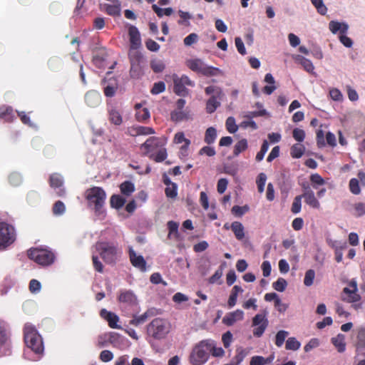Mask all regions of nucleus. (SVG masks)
<instances>
[{"instance_id": "1a4fd4ad", "label": "nucleus", "mask_w": 365, "mask_h": 365, "mask_svg": "<svg viewBox=\"0 0 365 365\" xmlns=\"http://www.w3.org/2000/svg\"><path fill=\"white\" fill-rule=\"evenodd\" d=\"M173 83H174V92L180 96H186L188 95L189 91L185 88V86L193 87L195 86V83L191 81L188 76L185 75H182L179 77L177 75L173 76Z\"/></svg>"}, {"instance_id": "603ef678", "label": "nucleus", "mask_w": 365, "mask_h": 365, "mask_svg": "<svg viewBox=\"0 0 365 365\" xmlns=\"http://www.w3.org/2000/svg\"><path fill=\"white\" fill-rule=\"evenodd\" d=\"M198 39V35L195 33H192L184 38L183 42L185 46H190L197 43Z\"/></svg>"}, {"instance_id": "09e8293b", "label": "nucleus", "mask_w": 365, "mask_h": 365, "mask_svg": "<svg viewBox=\"0 0 365 365\" xmlns=\"http://www.w3.org/2000/svg\"><path fill=\"white\" fill-rule=\"evenodd\" d=\"M287 286V281L283 278H279L275 282L273 283V288L278 292H283Z\"/></svg>"}, {"instance_id": "4be33fe9", "label": "nucleus", "mask_w": 365, "mask_h": 365, "mask_svg": "<svg viewBox=\"0 0 365 365\" xmlns=\"http://www.w3.org/2000/svg\"><path fill=\"white\" fill-rule=\"evenodd\" d=\"M101 95L93 91L88 92L85 96V101L90 107H96L101 103Z\"/></svg>"}, {"instance_id": "69168bd1", "label": "nucleus", "mask_w": 365, "mask_h": 365, "mask_svg": "<svg viewBox=\"0 0 365 365\" xmlns=\"http://www.w3.org/2000/svg\"><path fill=\"white\" fill-rule=\"evenodd\" d=\"M9 182L14 186H17L21 182V177L17 173H13L9 175Z\"/></svg>"}, {"instance_id": "13d9d810", "label": "nucleus", "mask_w": 365, "mask_h": 365, "mask_svg": "<svg viewBox=\"0 0 365 365\" xmlns=\"http://www.w3.org/2000/svg\"><path fill=\"white\" fill-rule=\"evenodd\" d=\"M293 138L298 142H302L305 138V132L300 128H294L292 131Z\"/></svg>"}, {"instance_id": "7ed1b4c3", "label": "nucleus", "mask_w": 365, "mask_h": 365, "mask_svg": "<svg viewBox=\"0 0 365 365\" xmlns=\"http://www.w3.org/2000/svg\"><path fill=\"white\" fill-rule=\"evenodd\" d=\"M185 65L191 71L208 77L218 76L223 74L220 69L207 65L200 58L187 59L185 61Z\"/></svg>"}, {"instance_id": "20e7f679", "label": "nucleus", "mask_w": 365, "mask_h": 365, "mask_svg": "<svg viewBox=\"0 0 365 365\" xmlns=\"http://www.w3.org/2000/svg\"><path fill=\"white\" fill-rule=\"evenodd\" d=\"M95 250L106 264H113L117 260L119 250L113 243L98 242Z\"/></svg>"}, {"instance_id": "9b49d317", "label": "nucleus", "mask_w": 365, "mask_h": 365, "mask_svg": "<svg viewBox=\"0 0 365 365\" xmlns=\"http://www.w3.org/2000/svg\"><path fill=\"white\" fill-rule=\"evenodd\" d=\"M252 326L256 327L253 331L254 336H261L268 326L266 312H262L256 314L252 319Z\"/></svg>"}, {"instance_id": "680f3d73", "label": "nucleus", "mask_w": 365, "mask_h": 365, "mask_svg": "<svg viewBox=\"0 0 365 365\" xmlns=\"http://www.w3.org/2000/svg\"><path fill=\"white\" fill-rule=\"evenodd\" d=\"M165 194L168 197L175 198L178 194L176 184L172 183L171 185L167 186L165 188Z\"/></svg>"}, {"instance_id": "72a5a7b5", "label": "nucleus", "mask_w": 365, "mask_h": 365, "mask_svg": "<svg viewBox=\"0 0 365 365\" xmlns=\"http://www.w3.org/2000/svg\"><path fill=\"white\" fill-rule=\"evenodd\" d=\"M301 346V343L294 337H289L286 341V349L297 351Z\"/></svg>"}, {"instance_id": "39448f33", "label": "nucleus", "mask_w": 365, "mask_h": 365, "mask_svg": "<svg viewBox=\"0 0 365 365\" xmlns=\"http://www.w3.org/2000/svg\"><path fill=\"white\" fill-rule=\"evenodd\" d=\"M24 341L28 348L36 354L42 353L43 350V341L40 335L31 324H26L24 327Z\"/></svg>"}, {"instance_id": "c03bdc74", "label": "nucleus", "mask_w": 365, "mask_h": 365, "mask_svg": "<svg viewBox=\"0 0 365 365\" xmlns=\"http://www.w3.org/2000/svg\"><path fill=\"white\" fill-rule=\"evenodd\" d=\"M302 196L297 195L294 197L292 205L291 210L293 213L297 214L301 211Z\"/></svg>"}, {"instance_id": "4468645a", "label": "nucleus", "mask_w": 365, "mask_h": 365, "mask_svg": "<svg viewBox=\"0 0 365 365\" xmlns=\"http://www.w3.org/2000/svg\"><path fill=\"white\" fill-rule=\"evenodd\" d=\"M49 181L51 187L56 190L58 196L63 197L66 195V190L63 187V180L59 174L54 173L51 175Z\"/></svg>"}, {"instance_id": "49530a36", "label": "nucleus", "mask_w": 365, "mask_h": 365, "mask_svg": "<svg viewBox=\"0 0 365 365\" xmlns=\"http://www.w3.org/2000/svg\"><path fill=\"white\" fill-rule=\"evenodd\" d=\"M356 217L365 215V202H357L354 205V213Z\"/></svg>"}, {"instance_id": "f8f14e48", "label": "nucleus", "mask_w": 365, "mask_h": 365, "mask_svg": "<svg viewBox=\"0 0 365 365\" xmlns=\"http://www.w3.org/2000/svg\"><path fill=\"white\" fill-rule=\"evenodd\" d=\"M301 196H302L304 202L311 207L314 209H319L320 207V202L316 197L314 191L309 185H303V193Z\"/></svg>"}, {"instance_id": "774afa93", "label": "nucleus", "mask_w": 365, "mask_h": 365, "mask_svg": "<svg viewBox=\"0 0 365 365\" xmlns=\"http://www.w3.org/2000/svg\"><path fill=\"white\" fill-rule=\"evenodd\" d=\"M171 118L175 121H180L186 118V115L182 110H175L171 113Z\"/></svg>"}, {"instance_id": "e433bc0d", "label": "nucleus", "mask_w": 365, "mask_h": 365, "mask_svg": "<svg viewBox=\"0 0 365 365\" xmlns=\"http://www.w3.org/2000/svg\"><path fill=\"white\" fill-rule=\"evenodd\" d=\"M135 190L134 185L129 181H125L120 185V191L125 195H130Z\"/></svg>"}, {"instance_id": "5fc2aeb1", "label": "nucleus", "mask_w": 365, "mask_h": 365, "mask_svg": "<svg viewBox=\"0 0 365 365\" xmlns=\"http://www.w3.org/2000/svg\"><path fill=\"white\" fill-rule=\"evenodd\" d=\"M268 148H269V143L266 140H264L262 145L260 151L257 153V155H256L257 161H261L263 160L265 153L268 150Z\"/></svg>"}, {"instance_id": "0eeeda50", "label": "nucleus", "mask_w": 365, "mask_h": 365, "mask_svg": "<svg viewBox=\"0 0 365 365\" xmlns=\"http://www.w3.org/2000/svg\"><path fill=\"white\" fill-rule=\"evenodd\" d=\"M16 240V232L13 226L0 222V249L6 248Z\"/></svg>"}, {"instance_id": "0e129e2a", "label": "nucleus", "mask_w": 365, "mask_h": 365, "mask_svg": "<svg viewBox=\"0 0 365 365\" xmlns=\"http://www.w3.org/2000/svg\"><path fill=\"white\" fill-rule=\"evenodd\" d=\"M99 358L103 362H108L113 359V354L109 350H103L101 352Z\"/></svg>"}, {"instance_id": "6ab92c4d", "label": "nucleus", "mask_w": 365, "mask_h": 365, "mask_svg": "<svg viewBox=\"0 0 365 365\" xmlns=\"http://www.w3.org/2000/svg\"><path fill=\"white\" fill-rule=\"evenodd\" d=\"M101 9L106 12L110 16H120V4L118 1H114L113 4H101Z\"/></svg>"}, {"instance_id": "37998d69", "label": "nucleus", "mask_w": 365, "mask_h": 365, "mask_svg": "<svg viewBox=\"0 0 365 365\" xmlns=\"http://www.w3.org/2000/svg\"><path fill=\"white\" fill-rule=\"evenodd\" d=\"M178 223L174 221H169L168 222V227L169 229L168 237H178Z\"/></svg>"}, {"instance_id": "6e6552de", "label": "nucleus", "mask_w": 365, "mask_h": 365, "mask_svg": "<svg viewBox=\"0 0 365 365\" xmlns=\"http://www.w3.org/2000/svg\"><path fill=\"white\" fill-rule=\"evenodd\" d=\"M29 257L41 265H48L53 262L52 252L42 249H31L28 251Z\"/></svg>"}, {"instance_id": "f704fd0d", "label": "nucleus", "mask_w": 365, "mask_h": 365, "mask_svg": "<svg viewBox=\"0 0 365 365\" xmlns=\"http://www.w3.org/2000/svg\"><path fill=\"white\" fill-rule=\"evenodd\" d=\"M13 109L10 106H2L0 108V117L6 121H10L12 119Z\"/></svg>"}, {"instance_id": "ddd939ff", "label": "nucleus", "mask_w": 365, "mask_h": 365, "mask_svg": "<svg viewBox=\"0 0 365 365\" xmlns=\"http://www.w3.org/2000/svg\"><path fill=\"white\" fill-rule=\"evenodd\" d=\"M118 299L120 303H124L129 306L136 305L138 303L137 297L131 290H120L118 296Z\"/></svg>"}, {"instance_id": "4d7b16f0", "label": "nucleus", "mask_w": 365, "mask_h": 365, "mask_svg": "<svg viewBox=\"0 0 365 365\" xmlns=\"http://www.w3.org/2000/svg\"><path fill=\"white\" fill-rule=\"evenodd\" d=\"M151 68L155 73L162 72L165 68V64L160 60H153L151 62Z\"/></svg>"}, {"instance_id": "8fccbe9b", "label": "nucleus", "mask_w": 365, "mask_h": 365, "mask_svg": "<svg viewBox=\"0 0 365 365\" xmlns=\"http://www.w3.org/2000/svg\"><path fill=\"white\" fill-rule=\"evenodd\" d=\"M310 180L312 182V186L314 189H317V185H322L325 183L324 180L317 173L312 175Z\"/></svg>"}, {"instance_id": "dca6fc26", "label": "nucleus", "mask_w": 365, "mask_h": 365, "mask_svg": "<svg viewBox=\"0 0 365 365\" xmlns=\"http://www.w3.org/2000/svg\"><path fill=\"white\" fill-rule=\"evenodd\" d=\"M130 37V49L136 50L141 46L140 34L138 29L134 26H130L128 29Z\"/></svg>"}, {"instance_id": "4c0bfd02", "label": "nucleus", "mask_w": 365, "mask_h": 365, "mask_svg": "<svg viewBox=\"0 0 365 365\" xmlns=\"http://www.w3.org/2000/svg\"><path fill=\"white\" fill-rule=\"evenodd\" d=\"M149 317L148 312H145L140 316H134L133 318L130 320V324L138 327L142 324H143Z\"/></svg>"}, {"instance_id": "58836bf2", "label": "nucleus", "mask_w": 365, "mask_h": 365, "mask_svg": "<svg viewBox=\"0 0 365 365\" xmlns=\"http://www.w3.org/2000/svg\"><path fill=\"white\" fill-rule=\"evenodd\" d=\"M125 202V200L120 195H113L110 198V205L115 208H120Z\"/></svg>"}, {"instance_id": "a19ab883", "label": "nucleus", "mask_w": 365, "mask_h": 365, "mask_svg": "<svg viewBox=\"0 0 365 365\" xmlns=\"http://www.w3.org/2000/svg\"><path fill=\"white\" fill-rule=\"evenodd\" d=\"M289 335V332L284 330L279 331L275 337V344L278 347H281L284 342L286 337Z\"/></svg>"}, {"instance_id": "a211bd4d", "label": "nucleus", "mask_w": 365, "mask_h": 365, "mask_svg": "<svg viewBox=\"0 0 365 365\" xmlns=\"http://www.w3.org/2000/svg\"><path fill=\"white\" fill-rule=\"evenodd\" d=\"M329 29L333 34H336L337 32H340L341 35L345 34L349 29V25L346 22L331 21L329 23Z\"/></svg>"}, {"instance_id": "864d4df0", "label": "nucleus", "mask_w": 365, "mask_h": 365, "mask_svg": "<svg viewBox=\"0 0 365 365\" xmlns=\"http://www.w3.org/2000/svg\"><path fill=\"white\" fill-rule=\"evenodd\" d=\"M329 96L331 98L335 101H342L344 98L341 92L338 88H336L330 89Z\"/></svg>"}, {"instance_id": "cd10ccee", "label": "nucleus", "mask_w": 365, "mask_h": 365, "mask_svg": "<svg viewBox=\"0 0 365 365\" xmlns=\"http://www.w3.org/2000/svg\"><path fill=\"white\" fill-rule=\"evenodd\" d=\"M231 229L238 240H242L245 237V229L240 222H234L231 225Z\"/></svg>"}, {"instance_id": "f3484780", "label": "nucleus", "mask_w": 365, "mask_h": 365, "mask_svg": "<svg viewBox=\"0 0 365 365\" xmlns=\"http://www.w3.org/2000/svg\"><path fill=\"white\" fill-rule=\"evenodd\" d=\"M130 259L132 264L141 271L146 270V262L142 255H138L132 249H130Z\"/></svg>"}, {"instance_id": "3c124183", "label": "nucleus", "mask_w": 365, "mask_h": 365, "mask_svg": "<svg viewBox=\"0 0 365 365\" xmlns=\"http://www.w3.org/2000/svg\"><path fill=\"white\" fill-rule=\"evenodd\" d=\"M135 117L138 121L146 120L150 118V112L147 108H143L136 112Z\"/></svg>"}, {"instance_id": "f03ea898", "label": "nucleus", "mask_w": 365, "mask_h": 365, "mask_svg": "<svg viewBox=\"0 0 365 365\" xmlns=\"http://www.w3.org/2000/svg\"><path fill=\"white\" fill-rule=\"evenodd\" d=\"M212 347V341L203 340L198 343L192 349L190 362L192 365H202L208 359L209 353Z\"/></svg>"}, {"instance_id": "ea45409f", "label": "nucleus", "mask_w": 365, "mask_h": 365, "mask_svg": "<svg viewBox=\"0 0 365 365\" xmlns=\"http://www.w3.org/2000/svg\"><path fill=\"white\" fill-rule=\"evenodd\" d=\"M247 148V141L246 139H242L238 141L234 148V155L237 156L240 153L243 152Z\"/></svg>"}, {"instance_id": "bb28decb", "label": "nucleus", "mask_w": 365, "mask_h": 365, "mask_svg": "<svg viewBox=\"0 0 365 365\" xmlns=\"http://www.w3.org/2000/svg\"><path fill=\"white\" fill-rule=\"evenodd\" d=\"M220 96H217L215 95L212 96L208 99L206 105V110L207 113H212L215 111V110L220 106Z\"/></svg>"}, {"instance_id": "aec40b11", "label": "nucleus", "mask_w": 365, "mask_h": 365, "mask_svg": "<svg viewBox=\"0 0 365 365\" xmlns=\"http://www.w3.org/2000/svg\"><path fill=\"white\" fill-rule=\"evenodd\" d=\"M356 352L359 354L365 356V328L361 327L357 334Z\"/></svg>"}, {"instance_id": "5701e85b", "label": "nucleus", "mask_w": 365, "mask_h": 365, "mask_svg": "<svg viewBox=\"0 0 365 365\" xmlns=\"http://www.w3.org/2000/svg\"><path fill=\"white\" fill-rule=\"evenodd\" d=\"M331 343L340 353H342L346 349L345 336L342 334H339L336 336L331 338Z\"/></svg>"}, {"instance_id": "bf43d9fd", "label": "nucleus", "mask_w": 365, "mask_h": 365, "mask_svg": "<svg viewBox=\"0 0 365 365\" xmlns=\"http://www.w3.org/2000/svg\"><path fill=\"white\" fill-rule=\"evenodd\" d=\"M349 188L351 192L354 195L360 193L361 190L359 185V180L356 178H352L349 182Z\"/></svg>"}, {"instance_id": "b1692460", "label": "nucleus", "mask_w": 365, "mask_h": 365, "mask_svg": "<svg viewBox=\"0 0 365 365\" xmlns=\"http://www.w3.org/2000/svg\"><path fill=\"white\" fill-rule=\"evenodd\" d=\"M296 62L300 63L302 66L304 68V69L309 72V73H313L314 70V66L312 63V62L306 58H304L302 56L297 55L294 57Z\"/></svg>"}, {"instance_id": "c756f323", "label": "nucleus", "mask_w": 365, "mask_h": 365, "mask_svg": "<svg viewBox=\"0 0 365 365\" xmlns=\"http://www.w3.org/2000/svg\"><path fill=\"white\" fill-rule=\"evenodd\" d=\"M305 151V147L301 143H296L291 148L290 154L294 158H301Z\"/></svg>"}, {"instance_id": "393cba45", "label": "nucleus", "mask_w": 365, "mask_h": 365, "mask_svg": "<svg viewBox=\"0 0 365 365\" xmlns=\"http://www.w3.org/2000/svg\"><path fill=\"white\" fill-rule=\"evenodd\" d=\"M244 292L243 289L239 285H235L231 291L229 297L227 304L230 308L235 306L237 300L238 294Z\"/></svg>"}, {"instance_id": "c85d7f7f", "label": "nucleus", "mask_w": 365, "mask_h": 365, "mask_svg": "<svg viewBox=\"0 0 365 365\" xmlns=\"http://www.w3.org/2000/svg\"><path fill=\"white\" fill-rule=\"evenodd\" d=\"M274 359V356L271 355L267 358L261 356H252L250 360V365H265L270 364Z\"/></svg>"}, {"instance_id": "e2e57ef3", "label": "nucleus", "mask_w": 365, "mask_h": 365, "mask_svg": "<svg viewBox=\"0 0 365 365\" xmlns=\"http://www.w3.org/2000/svg\"><path fill=\"white\" fill-rule=\"evenodd\" d=\"M41 289V283L36 279H31L29 283V290L31 293L36 294L40 292Z\"/></svg>"}, {"instance_id": "f257e3e1", "label": "nucleus", "mask_w": 365, "mask_h": 365, "mask_svg": "<svg viewBox=\"0 0 365 365\" xmlns=\"http://www.w3.org/2000/svg\"><path fill=\"white\" fill-rule=\"evenodd\" d=\"M86 198L88 202V205L93 208L96 214L98 216H103V207L106 198L105 191L99 187H91L86 190Z\"/></svg>"}, {"instance_id": "473e14b6", "label": "nucleus", "mask_w": 365, "mask_h": 365, "mask_svg": "<svg viewBox=\"0 0 365 365\" xmlns=\"http://www.w3.org/2000/svg\"><path fill=\"white\" fill-rule=\"evenodd\" d=\"M266 114H267V110L264 109H261L258 111H245V112H242L240 114V115L245 118L252 119V118L258 117V116H263V115H265Z\"/></svg>"}, {"instance_id": "c9c22d12", "label": "nucleus", "mask_w": 365, "mask_h": 365, "mask_svg": "<svg viewBox=\"0 0 365 365\" xmlns=\"http://www.w3.org/2000/svg\"><path fill=\"white\" fill-rule=\"evenodd\" d=\"M312 4L321 15H325L327 13V7L325 6L323 0H310Z\"/></svg>"}, {"instance_id": "a878e982", "label": "nucleus", "mask_w": 365, "mask_h": 365, "mask_svg": "<svg viewBox=\"0 0 365 365\" xmlns=\"http://www.w3.org/2000/svg\"><path fill=\"white\" fill-rule=\"evenodd\" d=\"M160 145V140L155 137L149 138L141 146L147 153L153 151Z\"/></svg>"}, {"instance_id": "79ce46f5", "label": "nucleus", "mask_w": 365, "mask_h": 365, "mask_svg": "<svg viewBox=\"0 0 365 365\" xmlns=\"http://www.w3.org/2000/svg\"><path fill=\"white\" fill-rule=\"evenodd\" d=\"M315 278V272L313 269H309L306 272L304 284L307 287H310L314 283V279Z\"/></svg>"}, {"instance_id": "6e6d98bb", "label": "nucleus", "mask_w": 365, "mask_h": 365, "mask_svg": "<svg viewBox=\"0 0 365 365\" xmlns=\"http://www.w3.org/2000/svg\"><path fill=\"white\" fill-rule=\"evenodd\" d=\"M179 15H180L181 19L178 21V24L188 26L190 24L188 21L192 18L191 14L188 12H185V11H182L180 10Z\"/></svg>"}, {"instance_id": "052dcab7", "label": "nucleus", "mask_w": 365, "mask_h": 365, "mask_svg": "<svg viewBox=\"0 0 365 365\" xmlns=\"http://www.w3.org/2000/svg\"><path fill=\"white\" fill-rule=\"evenodd\" d=\"M66 207L63 202L58 200L54 204L53 207V212L55 215H62L63 213H64Z\"/></svg>"}, {"instance_id": "a18cd8bd", "label": "nucleus", "mask_w": 365, "mask_h": 365, "mask_svg": "<svg viewBox=\"0 0 365 365\" xmlns=\"http://www.w3.org/2000/svg\"><path fill=\"white\" fill-rule=\"evenodd\" d=\"M238 125H236L235 119L233 117H229L226 120V128L230 133H235L238 130Z\"/></svg>"}, {"instance_id": "338daca9", "label": "nucleus", "mask_w": 365, "mask_h": 365, "mask_svg": "<svg viewBox=\"0 0 365 365\" xmlns=\"http://www.w3.org/2000/svg\"><path fill=\"white\" fill-rule=\"evenodd\" d=\"M165 89V85L163 82L160 81L158 83H155L153 85V88L151 89V93L154 95L163 92Z\"/></svg>"}, {"instance_id": "412c9836", "label": "nucleus", "mask_w": 365, "mask_h": 365, "mask_svg": "<svg viewBox=\"0 0 365 365\" xmlns=\"http://www.w3.org/2000/svg\"><path fill=\"white\" fill-rule=\"evenodd\" d=\"M109 121L115 125H120L123 123V117L120 111L115 107H110L108 110Z\"/></svg>"}, {"instance_id": "7c9ffc66", "label": "nucleus", "mask_w": 365, "mask_h": 365, "mask_svg": "<svg viewBox=\"0 0 365 365\" xmlns=\"http://www.w3.org/2000/svg\"><path fill=\"white\" fill-rule=\"evenodd\" d=\"M174 142L178 144L182 142L185 143V145L181 147L182 150H187L190 144V140L185 138V135L182 132H178L175 135Z\"/></svg>"}, {"instance_id": "2eb2a0df", "label": "nucleus", "mask_w": 365, "mask_h": 365, "mask_svg": "<svg viewBox=\"0 0 365 365\" xmlns=\"http://www.w3.org/2000/svg\"><path fill=\"white\" fill-rule=\"evenodd\" d=\"M244 312L237 309L225 314L222 319V323L227 326H232L235 323L244 319Z\"/></svg>"}, {"instance_id": "de8ad7c7", "label": "nucleus", "mask_w": 365, "mask_h": 365, "mask_svg": "<svg viewBox=\"0 0 365 365\" xmlns=\"http://www.w3.org/2000/svg\"><path fill=\"white\" fill-rule=\"evenodd\" d=\"M266 180L267 176L264 173H262L258 175L257 179V185L259 192L262 193L264 192Z\"/></svg>"}, {"instance_id": "423d86ee", "label": "nucleus", "mask_w": 365, "mask_h": 365, "mask_svg": "<svg viewBox=\"0 0 365 365\" xmlns=\"http://www.w3.org/2000/svg\"><path fill=\"white\" fill-rule=\"evenodd\" d=\"M170 322L164 319H154L148 326V333L156 339H164L170 331Z\"/></svg>"}, {"instance_id": "2f4dec72", "label": "nucleus", "mask_w": 365, "mask_h": 365, "mask_svg": "<svg viewBox=\"0 0 365 365\" xmlns=\"http://www.w3.org/2000/svg\"><path fill=\"white\" fill-rule=\"evenodd\" d=\"M217 137L216 129L213 127H210L207 129L205 135V142L207 144H212L215 142Z\"/></svg>"}, {"instance_id": "9d476101", "label": "nucleus", "mask_w": 365, "mask_h": 365, "mask_svg": "<svg viewBox=\"0 0 365 365\" xmlns=\"http://www.w3.org/2000/svg\"><path fill=\"white\" fill-rule=\"evenodd\" d=\"M349 287H344L341 294L342 301L353 303L360 300L361 297L358 294L357 282L355 279H352L348 283Z\"/></svg>"}]
</instances>
